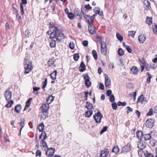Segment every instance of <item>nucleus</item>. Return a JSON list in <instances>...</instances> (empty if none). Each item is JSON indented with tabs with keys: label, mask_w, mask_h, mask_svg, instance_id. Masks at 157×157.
Segmentation results:
<instances>
[{
	"label": "nucleus",
	"mask_w": 157,
	"mask_h": 157,
	"mask_svg": "<svg viewBox=\"0 0 157 157\" xmlns=\"http://www.w3.org/2000/svg\"><path fill=\"white\" fill-rule=\"evenodd\" d=\"M50 38L51 39L55 38L56 40L59 42L64 39L65 36L61 30L54 26L53 31L50 33Z\"/></svg>",
	"instance_id": "obj_1"
},
{
	"label": "nucleus",
	"mask_w": 157,
	"mask_h": 157,
	"mask_svg": "<svg viewBox=\"0 0 157 157\" xmlns=\"http://www.w3.org/2000/svg\"><path fill=\"white\" fill-rule=\"evenodd\" d=\"M93 117L96 123H100L101 122V120L103 117V116L100 112L98 111L94 115Z\"/></svg>",
	"instance_id": "obj_2"
},
{
	"label": "nucleus",
	"mask_w": 157,
	"mask_h": 157,
	"mask_svg": "<svg viewBox=\"0 0 157 157\" xmlns=\"http://www.w3.org/2000/svg\"><path fill=\"white\" fill-rule=\"evenodd\" d=\"M83 77L85 82V84L87 88L89 87L91 84V83L90 80V78L89 75L87 74H85L83 75Z\"/></svg>",
	"instance_id": "obj_3"
},
{
	"label": "nucleus",
	"mask_w": 157,
	"mask_h": 157,
	"mask_svg": "<svg viewBox=\"0 0 157 157\" xmlns=\"http://www.w3.org/2000/svg\"><path fill=\"white\" fill-rule=\"evenodd\" d=\"M88 31L91 35H94L96 32L95 27L92 22L89 21Z\"/></svg>",
	"instance_id": "obj_4"
},
{
	"label": "nucleus",
	"mask_w": 157,
	"mask_h": 157,
	"mask_svg": "<svg viewBox=\"0 0 157 157\" xmlns=\"http://www.w3.org/2000/svg\"><path fill=\"white\" fill-rule=\"evenodd\" d=\"M5 97L6 100L8 103L5 106L7 108L10 107V91H6L5 92Z\"/></svg>",
	"instance_id": "obj_5"
},
{
	"label": "nucleus",
	"mask_w": 157,
	"mask_h": 157,
	"mask_svg": "<svg viewBox=\"0 0 157 157\" xmlns=\"http://www.w3.org/2000/svg\"><path fill=\"white\" fill-rule=\"evenodd\" d=\"M101 52L102 54L105 55L106 54V45L105 43H101Z\"/></svg>",
	"instance_id": "obj_6"
},
{
	"label": "nucleus",
	"mask_w": 157,
	"mask_h": 157,
	"mask_svg": "<svg viewBox=\"0 0 157 157\" xmlns=\"http://www.w3.org/2000/svg\"><path fill=\"white\" fill-rule=\"evenodd\" d=\"M48 149V150L46 152V155L48 157H51L53 155L55 150L52 147Z\"/></svg>",
	"instance_id": "obj_7"
},
{
	"label": "nucleus",
	"mask_w": 157,
	"mask_h": 157,
	"mask_svg": "<svg viewBox=\"0 0 157 157\" xmlns=\"http://www.w3.org/2000/svg\"><path fill=\"white\" fill-rule=\"evenodd\" d=\"M154 121L151 119H147L146 122V126L149 128H151L154 126Z\"/></svg>",
	"instance_id": "obj_8"
},
{
	"label": "nucleus",
	"mask_w": 157,
	"mask_h": 157,
	"mask_svg": "<svg viewBox=\"0 0 157 157\" xmlns=\"http://www.w3.org/2000/svg\"><path fill=\"white\" fill-rule=\"evenodd\" d=\"M131 145L128 144L127 145L124 147L122 148V153H127L129 151L131 148Z\"/></svg>",
	"instance_id": "obj_9"
},
{
	"label": "nucleus",
	"mask_w": 157,
	"mask_h": 157,
	"mask_svg": "<svg viewBox=\"0 0 157 157\" xmlns=\"http://www.w3.org/2000/svg\"><path fill=\"white\" fill-rule=\"evenodd\" d=\"M144 8L145 10H148L151 8L150 2L147 0H145L144 2Z\"/></svg>",
	"instance_id": "obj_10"
},
{
	"label": "nucleus",
	"mask_w": 157,
	"mask_h": 157,
	"mask_svg": "<svg viewBox=\"0 0 157 157\" xmlns=\"http://www.w3.org/2000/svg\"><path fill=\"white\" fill-rule=\"evenodd\" d=\"M111 84V81L110 78L107 75H105V86H109Z\"/></svg>",
	"instance_id": "obj_11"
},
{
	"label": "nucleus",
	"mask_w": 157,
	"mask_h": 157,
	"mask_svg": "<svg viewBox=\"0 0 157 157\" xmlns=\"http://www.w3.org/2000/svg\"><path fill=\"white\" fill-rule=\"evenodd\" d=\"M32 64L30 63L29 64H28L26 67H25V73L28 74L32 69Z\"/></svg>",
	"instance_id": "obj_12"
},
{
	"label": "nucleus",
	"mask_w": 157,
	"mask_h": 157,
	"mask_svg": "<svg viewBox=\"0 0 157 157\" xmlns=\"http://www.w3.org/2000/svg\"><path fill=\"white\" fill-rule=\"evenodd\" d=\"M108 154V149H105L101 151L100 156L101 157H106L107 156Z\"/></svg>",
	"instance_id": "obj_13"
},
{
	"label": "nucleus",
	"mask_w": 157,
	"mask_h": 157,
	"mask_svg": "<svg viewBox=\"0 0 157 157\" xmlns=\"http://www.w3.org/2000/svg\"><path fill=\"white\" fill-rule=\"evenodd\" d=\"M146 147V144L144 142H139L138 144V147L140 150H143Z\"/></svg>",
	"instance_id": "obj_14"
},
{
	"label": "nucleus",
	"mask_w": 157,
	"mask_h": 157,
	"mask_svg": "<svg viewBox=\"0 0 157 157\" xmlns=\"http://www.w3.org/2000/svg\"><path fill=\"white\" fill-rule=\"evenodd\" d=\"M48 103L43 104L41 107V111H47L49 109Z\"/></svg>",
	"instance_id": "obj_15"
},
{
	"label": "nucleus",
	"mask_w": 157,
	"mask_h": 157,
	"mask_svg": "<svg viewBox=\"0 0 157 157\" xmlns=\"http://www.w3.org/2000/svg\"><path fill=\"white\" fill-rule=\"evenodd\" d=\"M93 10L94 12L95 13V14H96L97 15L98 14L100 16H101L103 14V13L102 11H100V8L99 7H95L94 8Z\"/></svg>",
	"instance_id": "obj_16"
},
{
	"label": "nucleus",
	"mask_w": 157,
	"mask_h": 157,
	"mask_svg": "<svg viewBox=\"0 0 157 157\" xmlns=\"http://www.w3.org/2000/svg\"><path fill=\"white\" fill-rule=\"evenodd\" d=\"M146 39V37L144 35L141 34L138 37V40L141 43H143Z\"/></svg>",
	"instance_id": "obj_17"
},
{
	"label": "nucleus",
	"mask_w": 157,
	"mask_h": 157,
	"mask_svg": "<svg viewBox=\"0 0 157 157\" xmlns=\"http://www.w3.org/2000/svg\"><path fill=\"white\" fill-rule=\"evenodd\" d=\"M86 70V66L83 62H82L79 67V71L83 72Z\"/></svg>",
	"instance_id": "obj_18"
},
{
	"label": "nucleus",
	"mask_w": 157,
	"mask_h": 157,
	"mask_svg": "<svg viewBox=\"0 0 157 157\" xmlns=\"http://www.w3.org/2000/svg\"><path fill=\"white\" fill-rule=\"evenodd\" d=\"M145 99L143 95L142 94L138 97L137 101V103H138L140 102H142L143 101H145Z\"/></svg>",
	"instance_id": "obj_19"
},
{
	"label": "nucleus",
	"mask_w": 157,
	"mask_h": 157,
	"mask_svg": "<svg viewBox=\"0 0 157 157\" xmlns=\"http://www.w3.org/2000/svg\"><path fill=\"white\" fill-rule=\"evenodd\" d=\"M131 70L132 73L134 75H136L138 73V68L136 67H133L131 69Z\"/></svg>",
	"instance_id": "obj_20"
},
{
	"label": "nucleus",
	"mask_w": 157,
	"mask_h": 157,
	"mask_svg": "<svg viewBox=\"0 0 157 157\" xmlns=\"http://www.w3.org/2000/svg\"><path fill=\"white\" fill-rule=\"evenodd\" d=\"M56 41L55 40L52 39L51 40L50 46L51 48H55L56 46Z\"/></svg>",
	"instance_id": "obj_21"
},
{
	"label": "nucleus",
	"mask_w": 157,
	"mask_h": 157,
	"mask_svg": "<svg viewBox=\"0 0 157 157\" xmlns=\"http://www.w3.org/2000/svg\"><path fill=\"white\" fill-rule=\"evenodd\" d=\"M21 106L20 105H17L15 107V110L17 113H19L21 111Z\"/></svg>",
	"instance_id": "obj_22"
},
{
	"label": "nucleus",
	"mask_w": 157,
	"mask_h": 157,
	"mask_svg": "<svg viewBox=\"0 0 157 157\" xmlns=\"http://www.w3.org/2000/svg\"><path fill=\"white\" fill-rule=\"evenodd\" d=\"M57 73V71L56 70L54 71L53 72L51 73L50 76L52 79L54 80L56 79Z\"/></svg>",
	"instance_id": "obj_23"
},
{
	"label": "nucleus",
	"mask_w": 157,
	"mask_h": 157,
	"mask_svg": "<svg viewBox=\"0 0 157 157\" xmlns=\"http://www.w3.org/2000/svg\"><path fill=\"white\" fill-rule=\"evenodd\" d=\"M81 13V11L80 10L78 9H75L74 13V14L76 16H79L80 17H82Z\"/></svg>",
	"instance_id": "obj_24"
},
{
	"label": "nucleus",
	"mask_w": 157,
	"mask_h": 157,
	"mask_svg": "<svg viewBox=\"0 0 157 157\" xmlns=\"http://www.w3.org/2000/svg\"><path fill=\"white\" fill-rule=\"evenodd\" d=\"M136 136L139 139H141L143 135V132L141 131H138L136 133Z\"/></svg>",
	"instance_id": "obj_25"
},
{
	"label": "nucleus",
	"mask_w": 157,
	"mask_h": 157,
	"mask_svg": "<svg viewBox=\"0 0 157 157\" xmlns=\"http://www.w3.org/2000/svg\"><path fill=\"white\" fill-rule=\"evenodd\" d=\"M20 125L21 126V127L20 129V134H21V132L22 129L24 126V124H25V120L23 119L22 120H21V121L19 123Z\"/></svg>",
	"instance_id": "obj_26"
},
{
	"label": "nucleus",
	"mask_w": 157,
	"mask_h": 157,
	"mask_svg": "<svg viewBox=\"0 0 157 157\" xmlns=\"http://www.w3.org/2000/svg\"><path fill=\"white\" fill-rule=\"evenodd\" d=\"M144 136V140H150L151 137V135L149 134H145L143 135Z\"/></svg>",
	"instance_id": "obj_27"
},
{
	"label": "nucleus",
	"mask_w": 157,
	"mask_h": 157,
	"mask_svg": "<svg viewBox=\"0 0 157 157\" xmlns=\"http://www.w3.org/2000/svg\"><path fill=\"white\" fill-rule=\"evenodd\" d=\"M86 107L88 109H90L93 107V105L92 103H90L89 101H87L86 102Z\"/></svg>",
	"instance_id": "obj_28"
},
{
	"label": "nucleus",
	"mask_w": 157,
	"mask_h": 157,
	"mask_svg": "<svg viewBox=\"0 0 157 157\" xmlns=\"http://www.w3.org/2000/svg\"><path fill=\"white\" fill-rule=\"evenodd\" d=\"M44 128V125L43 123L40 124L38 126V128L40 132H42Z\"/></svg>",
	"instance_id": "obj_29"
},
{
	"label": "nucleus",
	"mask_w": 157,
	"mask_h": 157,
	"mask_svg": "<svg viewBox=\"0 0 157 157\" xmlns=\"http://www.w3.org/2000/svg\"><path fill=\"white\" fill-rule=\"evenodd\" d=\"M119 148L118 146H115L113 149L112 152L117 154L119 152Z\"/></svg>",
	"instance_id": "obj_30"
},
{
	"label": "nucleus",
	"mask_w": 157,
	"mask_h": 157,
	"mask_svg": "<svg viewBox=\"0 0 157 157\" xmlns=\"http://www.w3.org/2000/svg\"><path fill=\"white\" fill-rule=\"evenodd\" d=\"M93 111L92 110H89L86 113L85 116L86 117H89L92 114Z\"/></svg>",
	"instance_id": "obj_31"
},
{
	"label": "nucleus",
	"mask_w": 157,
	"mask_h": 157,
	"mask_svg": "<svg viewBox=\"0 0 157 157\" xmlns=\"http://www.w3.org/2000/svg\"><path fill=\"white\" fill-rule=\"evenodd\" d=\"M136 32L133 31H130L128 33V36H131L132 37H134Z\"/></svg>",
	"instance_id": "obj_32"
},
{
	"label": "nucleus",
	"mask_w": 157,
	"mask_h": 157,
	"mask_svg": "<svg viewBox=\"0 0 157 157\" xmlns=\"http://www.w3.org/2000/svg\"><path fill=\"white\" fill-rule=\"evenodd\" d=\"M146 21L148 24H151L152 23V18L147 17Z\"/></svg>",
	"instance_id": "obj_33"
},
{
	"label": "nucleus",
	"mask_w": 157,
	"mask_h": 157,
	"mask_svg": "<svg viewBox=\"0 0 157 157\" xmlns=\"http://www.w3.org/2000/svg\"><path fill=\"white\" fill-rule=\"evenodd\" d=\"M54 100L53 97L52 96H50L47 99V102L49 104H50L51 102L52 101Z\"/></svg>",
	"instance_id": "obj_34"
},
{
	"label": "nucleus",
	"mask_w": 157,
	"mask_h": 157,
	"mask_svg": "<svg viewBox=\"0 0 157 157\" xmlns=\"http://www.w3.org/2000/svg\"><path fill=\"white\" fill-rule=\"evenodd\" d=\"M152 29L154 33L157 34V25L155 24L152 27Z\"/></svg>",
	"instance_id": "obj_35"
},
{
	"label": "nucleus",
	"mask_w": 157,
	"mask_h": 157,
	"mask_svg": "<svg viewBox=\"0 0 157 157\" xmlns=\"http://www.w3.org/2000/svg\"><path fill=\"white\" fill-rule=\"evenodd\" d=\"M92 54L95 60H96L98 59V56L97 53L96 51L95 50H93L92 51Z\"/></svg>",
	"instance_id": "obj_36"
},
{
	"label": "nucleus",
	"mask_w": 157,
	"mask_h": 157,
	"mask_svg": "<svg viewBox=\"0 0 157 157\" xmlns=\"http://www.w3.org/2000/svg\"><path fill=\"white\" fill-rule=\"evenodd\" d=\"M32 99L33 98H30L26 102L25 105H26L27 107H29V106L30 105V102Z\"/></svg>",
	"instance_id": "obj_37"
},
{
	"label": "nucleus",
	"mask_w": 157,
	"mask_h": 157,
	"mask_svg": "<svg viewBox=\"0 0 157 157\" xmlns=\"http://www.w3.org/2000/svg\"><path fill=\"white\" fill-rule=\"evenodd\" d=\"M116 36L117 39L121 41L123 40V37L119 33H117Z\"/></svg>",
	"instance_id": "obj_38"
},
{
	"label": "nucleus",
	"mask_w": 157,
	"mask_h": 157,
	"mask_svg": "<svg viewBox=\"0 0 157 157\" xmlns=\"http://www.w3.org/2000/svg\"><path fill=\"white\" fill-rule=\"evenodd\" d=\"M41 142H42V146L44 149H46L48 148V147L46 142L45 141H43L42 140H41Z\"/></svg>",
	"instance_id": "obj_39"
},
{
	"label": "nucleus",
	"mask_w": 157,
	"mask_h": 157,
	"mask_svg": "<svg viewBox=\"0 0 157 157\" xmlns=\"http://www.w3.org/2000/svg\"><path fill=\"white\" fill-rule=\"evenodd\" d=\"M115 99L113 95L112 94L110 96L109 101L112 102H113L115 101Z\"/></svg>",
	"instance_id": "obj_40"
},
{
	"label": "nucleus",
	"mask_w": 157,
	"mask_h": 157,
	"mask_svg": "<svg viewBox=\"0 0 157 157\" xmlns=\"http://www.w3.org/2000/svg\"><path fill=\"white\" fill-rule=\"evenodd\" d=\"M126 102H121V101H119L117 102V105L118 106H125L126 105Z\"/></svg>",
	"instance_id": "obj_41"
},
{
	"label": "nucleus",
	"mask_w": 157,
	"mask_h": 157,
	"mask_svg": "<svg viewBox=\"0 0 157 157\" xmlns=\"http://www.w3.org/2000/svg\"><path fill=\"white\" fill-rule=\"evenodd\" d=\"M118 52L119 55L120 56H123L124 54V51L121 48H120L118 49Z\"/></svg>",
	"instance_id": "obj_42"
},
{
	"label": "nucleus",
	"mask_w": 157,
	"mask_h": 157,
	"mask_svg": "<svg viewBox=\"0 0 157 157\" xmlns=\"http://www.w3.org/2000/svg\"><path fill=\"white\" fill-rule=\"evenodd\" d=\"M125 48L127 49V51L129 53H132V49L128 45H126L125 46Z\"/></svg>",
	"instance_id": "obj_43"
},
{
	"label": "nucleus",
	"mask_w": 157,
	"mask_h": 157,
	"mask_svg": "<svg viewBox=\"0 0 157 157\" xmlns=\"http://www.w3.org/2000/svg\"><path fill=\"white\" fill-rule=\"evenodd\" d=\"M84 17L85 19H86L88 21V22L89 23V21L91 22V21L90 18L89 16L88 15L85 14L84 15Z\"/></svg>",
	"instance_id": "obj_44"
},
{
	"label": "nucleus",
	"mask_w": 157,
	"mask_h": 157,
	"mask_svg": "<svg viewBox=\"0 0 157 157\" xmlns=\"http://www.w3.org/2000/svg\"><path fill=\"white\" fill-rule=\"evenodd\" d=\"M79 56L78 54V53L75 54L74 56V59L75 61H77L79 59Z\"/></svg>",
	"instance_id": "obj_45"
},
{
	"label": "nucleus",
	"mask_w": 157,
	"mask_h": 157,
	"mask_svg": "<svg viewBox=\"0 0 157 157\" xmlns=\"http://www.w3.org/2000/svg\"><path fill=\"white\" fill-rule=\"evenodd\" d=\"M41 155V151L38 150H37L36 152V156L39 157H40Z\"/></svg>",
	"instance_id": "obj_46"
},
{
	"label": "nucleus",
	"mask_w": 157,
	"mask_h": 157,
	"mask_svg": "<svg viewBox=\"0 0 157 157\" xmlns=\"http://www.w3.org/2000/svg\"><path fill=\"white\" fill-rule=\"evenodd\" d=\"M20 10L21 14L23 15L24 14V11L23 6V5L20 4Z\"/></svg>",
	"instance_id": "obj_47"
},
{
	"label": "nucleus",
	"mask_w": 157,
	"mask_h": 157,
	"mask_svg": "<svg viewBox=\"0 0 157 157\" xmlns=\"http://www.w3.org/2000/svg\"><path fill=\"white\" fill-rule=\"evenodd\" d=\"M112 106L113 109L114 110H116L117 108V105L116 103H113L112 104Z\"/></svg>",
	"instance_id": "obj_48"
},
{
	"label": "nucleus",
	"mask_w": 157,
	"mask_h": 157,
	"mask_svg": "<svg viewBox=\"0 0 157 157\" xmlns=\"http://www.w3.org/2000/svg\"><path fill=\"white\" fill-rule=\"evenodd\" d=\"M43 85L42 86V88L44 89L47 84V78H46L45 79L44 81L43 82Z\"/></svg>",
	"instance_id": "obj_49"
},
{
	"label": "nucleus",
	"mask_w": 157,
	"mask_h": 157,
	"mask_svg": "<svg viewBox=\"0 0 157 157\" xmlns=\"http://www.w3.org/2000/svg\"><path fill=\"white\" fill-rule=\"evenodd\" d=\"M153 110L152 109H150L149 111L147 113V116H150L153 114Z\"/></svg>",
	"instance_id": "obj_50"
},
{
	"label": "nucleus",
	"mask_w": 157,
	"mask_h": 157,
	"mask_svg": "<svg viewBox=\"0 0 157 157\" xmlns=\"http://www.w3.org/2000/svg\"><path fill=\"white\" fill-rule=\"evenodd\" d=\"M68 16L70 19H72L74 18V15L72 13L70 12L68 13Z\"/></svg>",
	"instance_id": "obj_51"
},
{
	"label": "nucleus",
	"mask_w": 157,
	"mask_h": 157,
	"mask_svg": "<svg viewBox=\"0 0 157 157\" xmlns=\"http://www.w3.org/2000/svg\"><path fill=\"white\" fill-rule=\"evenodd\" d=\"M42 115L41 116L43 117V116L44 115V118H45L48 117V113L47 111H42Z\"/></svg>",
	"instance_id": "obj_52"
},
{
	"label": "nucleus",
	"mask_w": 157,
	"mask_h": 157,
	"mask_svg": "<svg viewBox=\"0 0 157 157\" xmlns=\"http://www.w3.org/2000/svg\"><path fill=\"white\" fill-rule=\"evenodd\" d=\"M107 128H108V127L107 126L104 127L103 129H102L101 132H100V134H102L103 132H105L107 131Z\"/></svg>",
	"instance_id": "obj_53"
},
{
	"label": "nucleus",
	"mask_w": 157,
	"mask_h": 157,
	"mask_svg": "<svg viewBox=\"0 0 157 157\" xmlns=\"http://www.w3.org/2000/svg\"><path fill=\"white\" fill-rule=\"evenodd\" d=\"M96 40H97L98 41H99V43L100 44H101V43H105L104 42H102V38L100 36H98L96 38Z\"/></svg>",
	"instance_id": "obj_54"
},
{
	"label": "nucleus",
	"mask_w": 157,
	"mask_h": 157,
	"mask_svg": "<svg viewBox=\"0 0 157 157\" xmlns=\"http://www.w3.org/2000/svg\"><path fill=\"white\" fill-rule=\"evenodd\" d=\"M140 61L143 64L146 66V62L143 58L139 59Z\"/></svg>",
	"instance_id": "obj_55"
},
{
	"label": "nucleus",
	"mask_w": 157,
	"mask_h": 157,
	"mask_svg": "<svg viewBox=\"0 0 157 157\" xmlns=\"http://www.w3.org/2000/svg\"><path fill=\"white\" fill-rule=\"evenodd\" d=\"M69 46V48L73 50L74 48V45L73 43H72L71 42H70Z\"/></svg>",
	"instance_id": "obj_56"
},
{
	"label": "nucleus",
	"mask_w": 157,
	"mask_h": 157,
	"mask_svg": "<svg viewBox=\"0 0 157 157\" xmlns=\"http://www.w3.org/2000/svg\"><path fill=\"white\" fill-rule=\"evenodd\" d=\"M129 95L131 97H133L134 96H136V92H132L129 94Z\"/></svg>",
	"instance_id": "obj_57"
},
{
	"label": "nucleus",
	"mask_w": 157,
	"mask_h": 157,
	"mask_svg": "<svg viewBox=\"0 0 157 157\" xmlns=\"http://www.w3.org/2000/svg\"><path fill=\"white\" fill-rule=\"evenodd\" d=\"M112 91L110 90H108L106 91V94L108 96H110L111 95Z\"/></svg>",
	"instance_id": "obj_58"
},
{
	"label": "nucleus",
	"mask_w": 157,
	"mask_h": 157,
	"mask_svg": "<svg viewBox=\"0 0 157 157\" xmlns=\"http://www.w3.org/2000/svg\"><path fill=\"white\" fill-rule=\"evenodd\" d=\"M97 16L96 14H94L92 16L90 17V19L91 22L93 21L95 17Z\"/></svg>",
	"instance_id": "obj_59"
},
{
	"label": "nucleus",
	"mask_w": 157,
	"mask_h": 157,
	"mask_svg": "<svg viewBox=\"0 0 157 157\" xmlns=\"http://www.w3.org/2000/svg\"><path fill=\"white\" fill-rule=\"evenodd\" d=\"M88 42L87 40H84L83 41L82 44L85 47L88 45Z\"/></svg>",
	"instance_id": "obj_60"
},
{
	"label": "nucleus",
	"mask_w": 157,
	"mask_h": 157,
	"mask_svg": "<svg viewBox=\"0 0 157 157\" xmlns=\"http://www.w3.org/2000/svg\"><path fill=\"white\" fill-rule=\"evenodd\" d=\"M99 88L102 90H104V87L103 84L102 83H100L99 84Z\"/></svg>",
	"instance_id": "obj_61"
},
{
	"label": "nucleus",
	"mask_w": 157,
	"mask_h": 157,
	"mask_svg": "<svg viewBox=\"0 0 157 157\" xmlns=\"http://www.w3.org/2000/svg\"><path fill=\"white\" fill-rule=\"evenodd\" d=\"M146 157H154V155L152 153L147 154L145 156Z\"/></svg>",
	"instance_id": "obj_62"
},
{
	"label": "nucleus",
	"mask_w": 157,
	"mask_h": 157,
	"mask_svg": "<svg viewBox=\"0 0 157 157\" xmlns=\"http://www.w3.org/2000/svg\"><path fill=\"white\" fill-rule=\"evenodd\" d=\"M44 132V135H43V138L41 140L43 141H45V140L47 137L46 134V133L45 132Z\"/></svg>",
	"instance_id": "obj_63"
},
{
	"label": "nucleus",
	"mask_w": 157,
	"mask_h": 157,
	"mask_svg": "<svg viewBox=\"0 0 157 157\" xmlns=\"http://www.w3.org/2000/svg\"><path fill=\"white\" fill-rule=\"evenodd\" d=\"M85 8L87 10H90L92 8V7L90 6V5L89 4L86 5L85 6Z\"/></svg>",
	"instance_id": "obj_64"
}]
</instances>
